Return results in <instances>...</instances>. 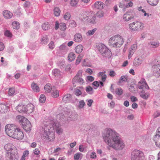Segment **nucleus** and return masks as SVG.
I'll use <instances>...</instances> for the list:
<instances>
[{
	"mask_svg": "<svg viewBox=\"0 0 160 160\" xmlns=\"http://www.w3.org/2000/svg\"><path fill=\"white\" fill-rule=\"evenodd\" d=\"M81 155L80 153H77L75 154L74 156V160H78L80 158Z\"/></svg>",
	"mask_w": 160,
	"mask_h": 160,
	"instance_id": "603ef678",
	"label": "nucleus"
},
{
	"mask_svg": "<svg viewBox=\"0 0 160 160\" xmlns=\"http://www.w3.org/2000/svg\"><path fill=\"white\" fill-rule=\"evenodd\" d=\"M42 29L45 30H48L49 28V24L48 22H45L42 25Z\"/></svg>",
	"mask_w": 160,
	"mask_h": 160,
	"instance_id": "37998d69",
	"label": "nucleus"
},
{
	"mask_svg": "<svg viewBox=\"0 0 160 160\" xmlns=\"http://www.w3.org/2000/svg\"><path fill=\"white\" fill-rule=\"evenodd\" d=\"M116 75V73L114 71L111 70L110 71L109 75L111 77H114Z\"/></svg>",
	"mask_w": 160,
	"mask_h": 160,
	"instance_id": "680f3d73",
	"label": "nucleus"
},
{
	"mask_svg": "<svg viewBox=\"0 0 160 160\" xmlns=\"http://www.w3.org/2000/svg\"><path fill=\"white\" fill-rule=\"evenodd\" d=\"M82 92L81 91L78 89H76L75 91V94L77 96H79L82 94Z\"/></svg>",
	"mask_w": 160,
	"mask_h": 160,
	"instance_id": "13d9d810",
	"label": "nucleus"
},
{
	"mask_svg": "<svg viewBox=\"0 0 160 160\" xmlns=\"http://www.w3.org/2000/svg\"><path fill=\"white\" fill-rule=\"evenodd\" d=\"M72 99L71 95L69 94L65 95L62 98V100L65 103L69 102Z\"/></svg>",
	"mask_w": 160,
	"mask_h": 160,
	"instance_id": "4be33fe9",
	"label": "nucleus"
},
{
	"mask_svg": "<svg viewBox=\"0 0 160 160\" xmlns=\"http://www.w3.org/2000/svg\"><path fill=\"white\" fill-rule=\"evenodd\" d=\"M97 48L101 54L108 49L105 45L102 43L98 44Z\"/></svg>",
	"mask_w": 160,
	"mask_h": 160,
	"instance_id": "4468645a",
	"label": "nucleus"
},
{
	"mask_svg": "<svg viewBox=\"0 0 160 160\" xmlns=\"http://www.w3.org/2000/svg\"><path fill=\"white\" fill-rule=\"evenodd\" d=\"M137 45L136 44H135L131 46V50L135 51L137 49Z\"/></svg>",
	"mask_w": 160,
	"mask_h": 160,
	"instance_id": "052dcab7",
	"label": "nucleus"
},
{
	"mask_svg": "<svg viewBox=\"0 0 160 160\" xmlns=\"http://www.w3.org/2000/svg\"><path fill=\"white\" fill-rule=\"evenodd\" d=\"M102 136L104 141L113 149L122 150L124 147L118 133L115 131L110 129H107L104 131Z\"/></svg>",
	"mask_w": 160,
	"mask_h": 160,
	"instance_id": "f257e3e1",
	"label": "nucleus"
},
{
	"mask_svg": "<svg viewBox=\"0 0 160 160\" xmlns=\"http://www.w3.org/2000/svg\"><path fill=\"white\" fill-rule=\"evenodd\" d=\"M52 89V87L50 84H46L44 87L45 92H50L51 91Z\"/></svg>",
	"mask_w": 160,
	"mask_h": 160,
	"instance_id": "473e14b6",
	"label": "nucleus"
},
{
	"mask_svg": "<svg viewBox=\"0 0 160 160\" xmlns=\"http://www.w3.org/2000/svg\"><path fill=\"white\" fill-rule=\"evenodd\" d=\"M52 74L55 77L58 78L60 76V71L58 69H54L52 72Z\"/></svg>",
	"mask_w": 160,
	"mask_h": 160,
	"instance_id": "7c9ffc66",
	"label": "nucleus"
},
{
	"mask_svg": "<svg viewBox=\"0 0 160 160\" xmlns=\"http://www.w3.org/2000/svg\"><path fill=\"white\" fill-rule=\"evenodd\" d=\"M71 17V14L70 13L67 12L64 15V18L67 20L69 19Z\"/></svg>",
	"mask_w": 160,
	"mask_h": 160,
	"instance_id": "09e8293b",
	"label": "nucleus"
},
{
	"mask_svg": "<svg viewBox=\"0 0 160 160\" xmlns=\"http://www.w3.org/2000/svg\"><path fill=\"white\" fill-rule=\"evenodd\" d=\"M130 99L132 102H134L138 101L137 98L134 96H131L130 97Z\"/></svg>",
	"mask_w": 160,
	"mask_h": 160,
	"instance_id": "338daca9",
	"label": "nucleus"
},
{
	"mask_svg": "<svg viewBox=\"0 0 160 160\" xmlns=\"http://www.w3.org/2000/svg\"><path fill=\"white\" fill-rule=\"evenodd\" d=\"M49 40L48 37L47 36H43L42 37L41 40V43L42 44H47Z\"/></svg>",
	"mask_w": 160,
	"mask_h": 160,
	"instance_id": "c85d7f7f",
	"label": "nucleus"
},
{
	"mask_svg": "<svg viewBox=\"0 0 160 160\" xmlns=\"http://www.w3.org/2000/svg\"><path fill=\"white\" fill-rule=\"evenodd\" d=\"M82 70H80L79 71L76 75L74 77L72 80L74 81L77 80V79H78V78H80L82 76Z\"/></svg>",
	"mask_w": 160,
	"mask_h": 160,
	"instance_id": "79ce46f5",
	"label": "nucleus"
},
{
	"mask_svg": "<svg viewBox=\"0 0 160 160\" xmlns=\"http://www.w3.org/2000/svg\"><path fill=\"white\" fill-rule=\"evenodd\" d=\"M46 100V97L44 95L41 94L40 97L39 101L42 103L44 102Z\"/></svg>",
	"mask_w": 160,
	"mask_h": 160,
	"instance_id": "8fccbe9b",
	"label": "nucleus"
},
{
	"mask_svg": "<svg viewBox=\"0 0 160 160\" xmlns=\"http://www.w3.org/2000/svg\"><path fill=\"white\" fill-rule=\"evenodd\" d=\"M12 25L14 29H17L20 28L19 23L17 21H14L12 23Z\"/></svg>",
	"mask_w": 160,
	"mask_h": 160,
	"instance_id": "c9c22d12",
	"label": "nucleus"
},
{
	"mask_svg": "<svg viewBox=\"0 0 160 160\" xmlns=\"http://www.w3.org/2000/svg\"><path fill=\"white\" fill-rule=\"evenodd\" d=\"M9 110L8 107L3 104H0V112L5 113Z\"/></svg>",
	"mask_w": 160,
	"mask_h": 160,
	"instance_id": "aec40b11",
	"label": "nucleus"
},
{
	"mask_svg": "<svg viewBox=\"0 0 160 160\" xmlns=\"http://www.w3.org/2000/svg\"><path fill=\"white\" fill-rule=\"evenodd\" d=\"M31 3L28 1H26L23 4V7L24 8H28L30 6Z\"/></svg>",
	"mask_w": 160,
	"mask_h": 160,
	"instance_id": "5fc2aeb1",
	"label": "nucleus"
},
{
	"mask_svg": "<svg viewBox=\"0 0 160 160\" xmlns=\"http://www.w3.org/2000/svg\"><path fill=\"white\" fill-rule=\"evenodd\" d=\"M54 14L56 17L60 15L61 11L58 8L56 7L54 9Z\"/></svg>",
	"mask_w": 160,
	"mask_h": 160,
	"instance_id": "f704fd0d",
	"label": "nucleus"
},
{
	"mask_svg": "<svg viewBox=\"0 0 160 160\" xmlns=\"http://www.w3.org/2000/svg\"><path fill=\"white\" fill-rule=\"evenodd\" d=\"M73 82H78L80 83V84H82L84 82V81L81 78H78L77 80L73 81Z\"/></svg>",
	"mask_w": 160,
	"mask_h": 160,
	"instance_id": "6e6d98bb",
	"label": "nucleus"
},
{
	"mask_svg": "<svg viewBox=\"0 0 160 160\" xmlns=\"http://www.w3.org/2000/svg\"><path fill=\"white\" fill-rule=\"evenodd\" d=\"M103 12L102 11H98L97 13V16L99 17H101L103 16Z\"/></svg>",
	"mask_w": 160,
	"mask_h": 160,
	"instance_id": "bf43d9fd",
	"label": "nucleus"
},
{
	"mask_svg": "<svg viewBox=\"0 0 160 160\" xmlns=\"http://www.w3.org/2000/svg\"><path fill=\"white\" fill-rule=\"evenodd\" d=\"M87 78L88 80L90 82H92L94 80V78L92 76H88Z\"/></svg>",
	"mask_w": 160,
	"mask_h": 160,
	"instance_id": "69168bd1",
	"label": "nucleus"
},
{
	"mask_svg": "<svg viewBox=\"0 0 160 160\" xmlns=\"http://www.w3.org/2000/svg\"><path fill=\"white\" fill-rule=\"evenodd\" d=\"M17 127L14 124H8L5 127V131L7 134L11 137L12 136Z\"/></svg>",
	"mask_w": 160,
	"mask_h": 160,
	"instance_id": "0eeeda50",
	"label": "nucleus"
},
{
	"mask_svg": "<svg viewBox=\"0 0 160 160\" xmlns=\"http://www.w3.org/2000/svg\"><path fill=\"white\" fill-rule=\"evenodd\" d=\"M129 28L133 31L139 30L144 28L143 24L139 22L131 23L129 24Z\"/></svg>",
	"mask_w": 160,
	"mask_h": 160,
	"instance_id": "6e6552de",
	"label": "nucleus"
},
{
	"mask_svg": "<svg viewBox=\"0 0 160 160\" xmlns=\"http://www.w3.org/2000/svg\"><path fill=\"white\" fill-rule=\"evenodd\" d=\"M17 110L19 112H25V106L23 104H19L16 107Z\"/></svg>",
	"mask_w": 160,
	"mask_h": 160,
	"instance_id": "412c9836",
	"label": "nucleus"
},
{
	"mask_svg": "<svg viewBox=\"0 0 160 160\" xmlns=\"http://www.w3.org/2000/svg\"><path fill=\"white\" fill-rule=\"evenodd\" d=\"M67 46L63 44L59 47V49L60 51H63L65 50Z\"/></svg>",
	"mask_w": 160,
	"mask_h": 160,
	"instance_id": "4d7b16f0",
	"label": "nucleus"
},
{
	"mask_svg": "<svg viewBox=\"0 0 160 160\" xmlns=\"http://www.w3.org/2000/svg\"><path fill=\"white\" fill-rule=\"evenodd\" d=\"M78 1V0H70V4L72 7H75L77 5Z\"/></svg>",
	"mask_w": 160,
	"mask_h": 160,
	"instance_id": "a19ab883",
	"label": "nucleus"
},
{
	"mask_svg": "<svg viewBox=\"0 0 160 160\" xmlns=\"http://www.w3.org/2000/svg\"><path fill=\"white\" fill-rule=\"evenodd\" d=\"M83 48V46L82 45L79 44L75 48V51L77 53H79L82 51Z\"/></svg>",
	"mask_w": 160,
	"mask_h": 160,
	"instance_id": "a878e982",
	"label": "nucleus"
},
{
	"mask_svg": "<svg viewBox=\"0 0 160 160\" xmlns=\"http://www.w3.org/2000/svg\"><path fill=\"white\" fill-rule=\"evenodd\" d=\"M4 149L6 150H13L15 149L16 148L15 146L11 143H8L4 146Z\"/></svg>",
	"mask_w": 160,
	"mask_h": 160,
	"instance_id": "393cba45",
	"label": "nucleus"
},
{
	"mask_svg": "<svg viewBox=\"0 0 160 160\" xmlns=\"http://www.w3.org/2000/svg\"><path fill=\"white\" fill-rule=\"evenodd\" d=\"M34 106L32 103H29L25 106V112L28 113H31L34 110Z\"/></svg>",
	"mask_w": 160,
	"mask_h": 160,
	"instance_id": "dca6fc26",
	"label": "nucleus"
},
{
	"mask_svg": "<svg viewBox=\"0 0 160 160\" xmlns=\"http://www.w3.org/2000/svg\"><path fill=\"white\" fill-rule=\"evenodd\" d=\"M24 137V134L22 131L17 127L12 138L18 140H21Z\"/></svg>",
	"mask_w": 160,
	"mask_h": 160,
	"instance_id": "1a4fd4ad",
	"label": "nucleus"
},
{
	"mask_svg": "<svg viewBox=\"0 0 160 160\" xmlns=\"http://www.w3.org/2000/svg\"><path fill=\"white\" fill-rule=\"evenodd\" d=\"M55 28L56 30H57L58 28L62 31H65L66 29V26L65 23H59L58 21L55 22Z\"/></svg>",
	"mask_w": 160,
	"mask_h": 160,
	"instance_id": "ddd939ff",
	"label": "nucleus"
},
{
	"mask_svg": "<svg viewBox=\"0 0 160 160\" xmlns=\"http://www.w3.org/2000/svg\"><path fill=\"white\" fill-rule=\"evenodd\" d=\"M138 88L140 89H142L144 87L147 89L149 88V87L145 79L144 78H142L141 80L138 82Z\"/></svg>",
	"mask_w": 160,
	"mask_h": 160,
	"instance_id": "f8f14e48",
	"label": "nucleus"
},
{
	"mask_svg": "<svg viewBox=\"0 0 160 160\" xmlns=\"http://www.w3.org/2000/svg\"><path fill=\"white\" fill-rule=\"evenodd\" d=\"M140 96L143 98L147 99L149 96V94L148 93H145L143 92H141Z\"/></svg>",
	"mask_w": 160,
	"mask_h": 160,
	"instance_id": "4c0bfd02",
	"label": "nucleus"
},
{
	"mask_svg": "<svg viewBox=\"0 0 160 160\" xmlns=\"http://www.w3.org/2000/svg\"><path fill=\"white\" fill-rule=\"evenodd\" d=\"M133 10L131 9L127 11L124 13L123 16V20L126 22H128L134 18L132 14Z\"/></svg>",
	"mask_w": 160,
	"mask_h": 160,
	"instance_id": "9d476101",
	"label": "nucleus"
},
{
	"mask_svg": "<svg viewBox=\"0 0 160 160\" xmlns=\"http://www.w3.org/2000/svg\"><path fill=\"white\" fill-rule=\"evenodd\" d=\"M128 77L127 75L122 76L119 81H118V83H120L123 82H127L128 80Z\"/></svg>",
	"mask_w": 160,
	"mask_h": 160,
	"instance_id": "72a5a7b5",
	"label": "nucleus"
},
{
	"mask_svg": "<svg viewBox=\"0 0 160 160\" xmlns=\"http://www.w3.org/2000/svg\"><path fill=\"white\" fill-rule=\"evenodd\" d=\"M92 85L95 87H96V88H94L96 89L99 86V83L98 81H95L94 82L92 83Z\"/></svg>",
	"mask_w": 160,
	"mask_h": 160,
	"instance_id": "e2e57ef3",
	"label": "nucleus"
},
{
	"mask_svg": "<svg viewBox=\"0 0 160 160\" xmlns=\"http://www.w3.org/2000/svg\"><path fill=\"white\" fill-rule=\"evenodd\" d=\"M82 39V36L79 33H77L74 36V40L76 42H80Z\"/></svg>",
	"mask_w": 160,
	"mask_h": 160,
	"instance_id": "5701e85b",
	"label": "nucleus"
},
{
	"mask_svg": "<svg viewBox=\"0 0 160 160\" xmlns=\"http://www.w3.org/2000/svg\"><path fill=\"white\" fill-rule=\"evenodd\" d=\"M153 69L155 73L160 75V64L154 65L153 67Z\"/></svg>",
	"mask_w": 160,
	"mask_h": 160,
	"instance_id": "bb28decb",
	"label": "nucleus"
},
{
	"mask_svg": "<svg viewBox=\"0 0 160 160\" xmlns=\"http://www.w3.org/2000/svg\"><path fill=\"white\" fill-rule=\"evenodd\" d=\"M31 87L32 88V91L35 92H38L40 91V88L38 85V84L35 83V82H32L31 84Z\"/></svg>",
	"mask_w": 160,
	"mask_h": 160,
	"instance_id": "6ab92c4d",
	"label": "nucleus"
},
{
	"mask_svg": "<svg viewBox=\"0 0 160 160\" xmlns=\"http://www.w3.org/2000/svg\"><path fill=\"white\" fill-rule=\"evenodd\" d=\"M52 97L54 98H56L59 96L58 91L57 90H52Z\"/></svg>",
	"mask_w": 160,
	"mask_h": 160,
	"instance_id": "58836bf2",
	"label": "nucleus"
},
{
	"mask_svg": "<svg viewBox=\"0 0 160 160\" xmlns=\"http://www.w3.org/2000/svg\"><path fill=\"white\" fill-rule=\"evenodd\" d=\"M94 7L98 9L101 10L103 9L104 8V3L100 1H98L96 2L94 4Z\"/></svg>",
	"mask_w": 160,
	"mask_h": 160,
	"instance_id": "f3484780",
	"label": "nucleus"
},
{
	"mask_svg": "<svg viewBox=\"0 0 160 160\" xmlns=\"http://www.w3.org/2000/svg\"><path fill=\"white\" fill-rule=\"evenodd\" d=\"M85 105V103L83 100L80 101L78 103V106L79 108H82L84 107Z\"/></svg>",
	"mask_w": 160,
	"mask_h": 160,
	"instance_id": "c03bdc74",
	"label": "nucleus"
},
{
	"mask_svg": "<svg viewBox=\"0 0 160 160\" xmlns=\"http://www.w3.org/2000/svg\"><path fill=\"white\" fill-rule=\"evenodd\" d=\"M93 102V101L92 99L89 100L88 101V102H87L88 106L89 107H91Z\"/></svg>",
	"mask_w": 160,
	"mask_h": 160,
	"instance_id": "0e129e2a",
	"label": "nucleus"
},
{
	"mask_svg": "<svg viewBox=\"0 0 160 160\" xmlns=\"http://www.w3.org/2000/svg\"><path fill=\"white\" fill-rule=\"evenodd\" d=\"M15 92V89L12 88L9 89L8 91V95L10 96H12L14 95Z\"/></svg>",
	"mask_w": 160,
	"mask_h": 160,
	"instance_id": "a18cd8bd",
	"label": "nucleus"
},
{
	"mask_svg": "<svg viewBox=\"0 0 160 160\" xmlns=\"http://www.w3.org/2000/svg\"><path fill=\"white\" fill-rule=\"evenodd\" d=\"M4 35L8 37H11L12 36V33L9 30H6L4 33Z\"/></svg>",
	"mask_w": 160,
	"mask_h": 160,
	"instance_id": "3c124183",
	"label": "nucleus"
},
{
	"mask_svg": "<svg viewBox=\"0 0 160 160\" xmlns=\"http://www.w3.org/2000/svg\"><path fill=\"white\" fill-rule=\"evenodd\" d=\"M84 55L83 54H80L77 57L76 62L75 64L76 65H78L80 62L81 60L83 57Z\"/></svg>",
	"mask_w": 160,
	"mask_h": 160,
	"instance_id": "c756f323",
	"label": "nucleus"
},
{
	"mask_svg": "<svg viewBox=\"0 0 160 160\" xmlns=\"http://www.w3.org/2000/svg\"><path fill=\"white\" fill-rule=\"evenodd\" d=\"M116 93L118 95H121L123 93V90L121 88H118L116 90Z\"/></svg>",
	"mask_w": 160,
	"mask_h": 160,
	"instance_id": "49530a36",
	"label": "nucleus"
},
{
	"mask_svg": "<svg viewBox=\"0 0 160 160\" xmlns=\"http://www.w3.org/2000/svg\"><path fill=\"white\" fill-rule=\"evenodd\" d=\"M124 39L119 34L112 36L108 40L109 45L114 48H119L123 44Z\"/></svg>",
	"mask_w": 160,
	"mask_h": 160,
	"instance_id": "20e7f679",
	"label": "nucleus"
},
{
	"mask_svg": "<svg viewBox=\"0 0 160 160\" xmlns=\"http://www.w3.org/2000/svg\"><path fill=\"white\" fill-rule=\"evenodd\" d=\"M68 60L70 62H72L75 60L76 58L74 52H71L68 54Z\"/></svg>",
	"mask_w": 160,
	"mask_h": 160,
	"instance_id": "cd10ccee",
	"label": "nucleus"
},
{
	"mask_svg": "<svg viewBox=\"0 0 160 160\" xmlns=\"http://www.w3.org/2000/svg\"><path fill=\"white\" fill-rule=\"evenodd\" d=\"M93 90V88L91 87L90 86H88L86 87V91L87 92H90L92 91Z\"/></svg>",
	"mask_w": 160,
	"mask_h": 160,
	"instance_id": "774afa93",
	"label": "nucleus"
},
{
	"mask_svg": "<svg viewBox=\"0 0 160 160\" xmlns=\"http://www.w3.org/2000/svg\"><path fill=\"white\" fill-rule=\"evenodd\" d=\"M159 0H147L148 2L151 5L155 6L157 4Z\"/></svg>",
	"mask_w": 160,
	"mask_h": 160,
	"instance_id": "e433bc0d",
	"label": "nucleus"
},
{
	"mask_svg": "<svg viewBox=\"0 0 160 160\" xmlns=\"http://www.w3.org/2000/svg\"><path fill=\"white\" fill-rule=\"evenodd\" d=\"M45 127L44 133L43 135L47 139L52 141L55 138L53 133L54 130L59 134L62 133V129L61 128L59 123L55 120H50L47 122H44Z\"/></svg>",
	"mask_w": 160,
	"mask_h": 160,
	"instance_id": "f03ea898",
	"label": "nucleus"
},
{
	"mask_svg": "<svg viewBox=\"0 0 160 160\" xmlns=\"http://www.w3.org/2000/svg\"><path fill=\"white\" fill-rule=\"evenodd\" d=\"M156 146L160 148V127L157 129L156 134L153 138Z\"/></svg>",
	"mask_w": 160,
	"mask_h": 160,
	"instance_id": "9b49d317",
	"label": "nucleus"
},
{
	"mask_svg": "<svg viewBox=\"0 0 160 160\" xmlns=\"http://www.w3.org/2000/svg\"><path fill=\"white\" fill-rule=\"evenodd\" d=\"M79 19L82 22L93 24L96 23L97 21L95 13L92 11L83 12L80 16Z\"/></svg>",
	"mask_w": 160,
	"mask_h": 160,
	"instance_id": "7ed1b4c3",
	"label": "nucleus"
},
{
	"mask_svg": "<svg viewBox=\"0 0 160 160\" xmlns=\"http://www.w3.org/2000/svg\"><path fill=\"white\" fill-rule=\"evenodd\" d=\"M48 46L49 48L51 50L53 49L55 46L54 42L53 41L50 42L48 44Z\"/></svg>",
	"mask_w": 160,
	"mask_h": 160,
	"instance_id": "864d4df0",
	"label": "nucleus"
},
{
	"mask_svg": "<svg viewBox=\"0 0 160 160\" xmlns=\"http://www.w3.org/2000/svg\"><path fill=\"white\" fill-rule=\"evenodd\" d=\"M143 59L142 57L136 58L134 60L133 64L135 66H138L142 63Z\"/></svg>",
	"mask_w": 160,
	"mask_h": 160,
	"instance_id": "a211bd4d",
	"label": "nucleus"
},
{
	"mask_svg": "<svg viewBox=\"0 0 160 160\" xmlns=\"http://www.w3.org/2000/svg\"><path fill=\"white\" fill-rule=\"evenodd\" d=\"M97 29L95 28L92 30H90L87 33V35H88L91 36L93 35L94 32L96 31Z\"/></svg>",
	"mask_w": 160,
	"mask_h": 160,
	"instance_id": "de8ad7c7",
	"label": "nucleus"
},
{
	"mask_svg": "<svg viewBox=\"0 0 160 160\" xmlns=\"http://www.w3.org/2000/svg\"><path fill=\"white\" fill-rule=\"evenodd\" d=\"M2 14L4 18L7 19L12 18L13 15L11 12L8 10H4L2 12Z\"/></svg>",
	"mask_w": 160,
	"mask_h": 160,
	"instance_id": "2eb2a0df",
	"label": "nucleus"
},
{
	"mask_svg": "<svg viewBox=\"0 0 160 160\" xmlns=\"http://www.w3.org/2000/svg\"><path fill=\"white\" fill-rule=\"evenodd\" d=\"M17 118L22 123L23 128L27 132L30 131L31 124L28 120L21 116H17Z\"/></svg>",
	"mask_w": 160,
	"mask_h": 160,
	"instance_id": "39448f33",
	"label": "nucleus"
},
{
	"mask_svg": "<svg viewBox=\"0 0 160 160\" xmlns=\"http://www.w3.org/2000/svg\"><path fill=\"white\" fill-rule=\"evenodd\" d=\"M149 44L150 47L153 48H157L159 46V43L158 42H151Z\"/></svg>",
	"mask_w": 160,
	"mask_h": 160,
	"instance_id": "2f4dec72",
	"label": "nucleus"
},
{
	"mask_svg": "<svg viewBox=\"0 0 160 160\" xmlns=\"http://www.w3.org/2000/svg\"><path fill=\"white\" fill-rule=\"evenodd\" d=\"M142 7H139L138 8V11H141L142 13H143L144 16H147L148 17H149V13H146L145 10L144 9H142Z\"/></svg>",
	"mask_w": 160,
	"mask_h": 160,
	"instance_id": "ea45409f",
	"label": "nucleus"
},
{
	"mask_svg": "<svg viewBox=\"0 0 160 160\" xmlns=\"http://www.w3.org/2000/svg\"><path fill=\"white\" fill-rule=\"evenodd\" d=\"M131 160H145V158L141 151H133L131 154Z\"/></svg>",
	"mask_w": 160,
	"mask_h": 160,
	"instance_id": "423d86ee",
	"label": "nucleus"
},
{
	"mask_svg": "<svg viewBox=\"0 0 160 160\" xmlns=\"http://www.w3.org/2000/svg\"><path fill=\"white\" fill-rule=\"evenodd\" d=\"M101 54L103 57L107 58L108 59H109L112 55V52L109 49L106 50Z\"/></svg>",
	"mask_w": 160,
	"mask_h": 160,
	"instance_id": "b1692460",
	"label": "nucleus"
}]
</instances>
